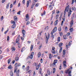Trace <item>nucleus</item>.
<instances>
[{"instance_id": "obj_28", "label": "nucleus", "mask_w": 76, "mask_h": 76, "mask_svg": "<svg viewBox=\"0 0 76 76\" xmlns=\"http://www.w3.org/2000/svg\"><path fill=\"white\" fill-rule=\"evenodd\" d=\"M59 17V15H56V19H57L58 18V17Z\"/></svg>"}, {"instance_id": "obj_1", "label": "nucleus", "mask_w": 76, "mask_h": 76, "mask_svg": "<svg viewBox=\"0 0 76 76\" xmlns=\"http://www.w3.org/2000/svg\"><path fill=\"white\" fill-rule=\"evenodd\" d=\"M69 5H68V6L65 8L64 13V15L65 16L66 15V12H67L69 10Z\"/></svg>"}, {"instance_id": "obj_64", "label": "nucleus", "mask_w": 76, "mask_h": 76, "mask_svg": "<svg viewBox=\"0 0 76 76\" xmlns=\"http://www.w3.org/2000/svg\"><path fill=\"white\" fill-rule=\"evenodd\" d=\"M19 70H18V71H17V72L16 74H19Z\"/></svg>"}, {"instance_id": "obj_13", "label": "nucleus", "mask_w": 76, "mask_h": 76, "mask_svg": "<svg viewBox=\"0 0 76 76\" xmlns=\"http://www.w3.org/2000/svg\"><path fill=\"white\" fill-rule=\"evenodd\" d=\"M8 69H13V68L12 67L11 65H10L8 67Z\"/></svg>"}, {"instance_id": "obj_38", "label": "nucleus", "mask_w": 76, "mask_h": 76, "mask_svg": "<svg viewBox=\"0 0 76 76\" xmlns=\"http://www.w3.org/2000/svg\"><path fill=\"white\" fill-rule=\"evenodd\" d=\"M75 16V14H73L72 17L71 18V19H73V18H74V16Z\"/></svg>"}, {"instance_id": "obj_37", "label": "nucleus", "mask_w": 76, "mask_h": 76, "mask_svg": "<svg viewBox=\"0 0 76 76\" xmlns=\"http://www.w3.org/2000/svg\"><path fill=\"white\" fill-rule=\"evenodd\" d=\"M49 58L51 59V58H52V55H51V54H49Z\"/></svg>"}, {"instance_id": "obj_27", "label": "nucleus", "mask_w": 76, "mask_h": 76, "mask_svg": "<svg viewBox=\"0 0 76 76\" xmlns=\"http://www.w3.org/2000/svg\"><path fill=\"white\" fill-rule=\"evenodd\" d=\"M47 73H48V75L50 76V74L51 73H50V71H49V70H48L47 71Z\"/></svg>"}, {"instance_id": "obj_55", "label": "nucleus", "mask_w": 76, "mask_h": 76, "mask_svg": "<svg viewBox=\"0 0 76 76\" xmlns=\"http://www.w3.org/2000/svg\"><path fill=\"white\" fill-rule=\"evenodd\" d=\"M26 18H28L29 17V15L28 14H27L26 16Z\"/></svg>"}, {"instance_id": "obj_9", "label": "nucleus", "mask_w": 76, "mask_h": 76, "mask_svg": "<svg viewBox=\"0 0 76 76\" xmlns=\"http://www.w3.org/2000/svg\"><path fill=\"white\" fill-rule=\"evenodd\" d=\"M19 38H20V35H19L16 40V42L17 43H18V42H19Z\"/></svg>"}, {"instance_id": "obj_8", "label": "nucleus", "mask_w": 76, "mask_h": 76, "mask_svg": "<svg viewBox=\"0 0 76 76\" xmlns=\"http://www.w3.org/2000/svg\"><path fill=\"white\" fill-rule=\"evenodd\" d=\"M31 0H29L27 2V7H28L29 6V3H31Z\"/></svg>"}, {"instance_id": "obj_17", "label": "nucleus", "mask_w": 76, "mask_h": 76, "mask_svg": "<svg viewBox=\"0 0 76 76\" xmlns=\"http://www.w3.org/2000/svg\"><path fill=\"white\" fill-rule=\"evenodd\" d=\"M74 2L76 3V0H72V4H73L74 3Z\"/></svg>"}, {"instance_id": "obj_26", "label": "nucleus", "mask_w": 76, "mask_h": 76, "mask_svg": "<svg viewBox=\"0 0 76 76\" xmlns=\"http://www.w3.org/2000/svg\"><path fill=\"white\" fill-rule=\"evenodd\" d=\"M63 45V43H60L59 44V47H61V46Z\"/></svg>"}, {"instance_id": "obj_49", "label": "nucleus", "mask_w": 76, "mask_h": 76, "mask_svg": "<svg viewBox=\"0 0 76 76\" xmlns=\"http://www.w3.org/2000/svg\"><path fill=\"white\" fill-rule=\"evenodd\" d=\"M25 68V66L24 65L22 67V69H24Z\"/></svg>"}, {"instance_id": "obj_44", "label": "nucleus", "mask_w": 76, "mask_h": 76, "mask_svg": "<svg viewBox=\"0 0 76 76\" xmlns=\"http://www.w3.org/2000/svg\"><path fill=\"white\" fill-rule=\"evenodd\" d=\"M18 60H19V58L18 57H16L15 58L16 61H18Z\"/></svg>"}, {"instance_id": "obj_16", "label": "nucleus", "mask_w": 76, "mask_h": 76, "mask_svg": "<svg viewBox=\"0 0 76 76\" xmlns=\"http://www.w3.org/2000/svg\"><path fill=\"white\" fill-rule=\"evenodd\" d=\"M21 47V44L20 43H18V47L19 48H20Z\"/></svg>"}, {"instance_id": "obj_56", "label": "nucleus", "mask_w": 76, "mask_h": 76, "mask_svg": "<svg viewBox=\"0 0 76 76\" xmlns=\"http://www.w3.org/2000/svg\"><path fill=\"white\" fill-rule=\"evenodd\" d=\"M64 23L63 21H62L61 23V26H63V23Z\"/></svg>"}, {"instance_id": "obj_20", "label": "nucleus", "mask_w": 76, "mask_h": 76, "mask_svg": "<svg viewBox=\"0 0 76 76\" xmlns=\"http://www.w3.org/2000/svg\"><path fill=\"white\" fill-rule=\"evenodd\" d=\"M69 30L70 32H73V28H70Z\"/></svg>"}, {"instance_id": "obj_48", "label": "nucleus", "mask_w": 76, "mask_h": 76, "mask_svg": "<svg viewBox=\"0 0 76 76\" xmlns=\"http://www.w3.org/2000/svg\"><path fill=\"white\" fill-rule=\"evenodd\" d=\"M68 28L67 27H66L65 28V31H67Z\"/></svg>"}, {"instance_id": "obj_25", "label": "nucleus", "mask_w": 76, "mask_h": 76, "mask_svg": "<svg viewBox=\"0 0 76 76\" xmlns=\"http://www.w3.org/2000/svg\"><path fill=\"white\" fill-rule=\"evenodd\" d=\"M55 72H56V68H54L53 69V73H55Z\"/></svg>"}, {"instance_id": "obj_23", "label": "nucleus", "mask_w": 76, "mask_h": 76, "mask_svg": "<svg viewBox=\"0 0 76 76\" xmlns=\"http://www.w3.org/2000/svg\"><path fill=\"white\" fill-rule=\"evenodd\" d=\"M73 20H72L70 22V25H71L72 26V25H73Z\"/></svg>"}, {"instance_id": "obj_36", "label": "nucleus", "mask_w": 76, "mask_h": 76, "mask_svg": "<svg viewBox=\"0 0 76 76\" xmlns=\"http://www.w3.org/2000/svg\"><path fill=\"white\" fill-rule=\"evenodd\" d=\"M31 51H32V49H33V45H31Z\"/></svg>"}, {"instance_id": "obj_41", "label": "nucleus", "mask_w": 76, "mask_h": 76, "mask_svg": "<svg viewBox=\"0 0 76 76\" xmlns=\"http://www.w3.org/2000/svg\"><path fill=\"white\" fill-rule=\"evenodd\" d=\"M36 69L37 70H38L39 69V66H37L36 67Z\"/></svg>"}, {"instance_id": "obj_4", "label": "nucleus", "mask_w": 76, "mask_h": 76, "mask_svg": "<svg viewBox=\"0 0 76 76\" xmlns=\"http://www.w3.org/2000/svg\"><path fill=\"white\" fill-rule=\"evenodd\" d=\"M34 53L32 52L31 53L30 56H28V57L30 58H31V59H32V58H33V56H34Z\"/></svg>"}, {"instance_id": "obj_39", "label": "nucleus", "mask_w": 76, "mask_h": 76, "mask_svg": "<svg viewBox=\"0 0 76 76\" xmlns=\"http://www.w3.org/2000/svg\"><path fill=\"white\" fill-rule=\"evenodd\" d=\"M72 9L73 10H76V8H75V7H72Z\"/></svg>"}, {"instance_id": "obj_45", "label": "nucleus", "mask_w": 76, "mask_h": 76, "mask_svg": "<svg viewBox=\"0 0 76 76\" xmlns=\"http://www.w3.org/2000/svg\"><path fill=\"white\" fill-rule=\"evenodd\" d=\"M9 31V30L8 29L6 31H5L4 32V34H7V32Z\"/></svg>"}, {"instance_id": "obj_60", "label": "nucleus", "mask_w": 76, "mask_h": 76, "mask_svg": "<svg viewBox=\"0 0 76 76\" xmlns=\"http://www.w3.org/2000/svg\"><path fill=\"white\" fill-rule=\"evenodd\" d=\"M5 1H6V0H2V3H4V2H5Z\"/></svg>"}, {"instance_id": "obj_58", "label": "nucleus", "mask_w": 76, "mask_h": 76, "mask_svg": "<svg viewBox=\"0 0 76 76\" xmlns=\"http://www.w3.org/2000/svg\"><path fill=\"white\" fill-rule=\"evenodd\" d=\"M7 52H9V48H8L7 50Z\"/></svg>"}, {"instance_id": "obj_52", "label": "nucleus", "mask_w": 76, "mask_h": 76, "mask_svg": "<svg viewBox=\"0 0 76 76\" xmlns=\"http://www.w3.org/2000/svg\"><path fill=\"white\" fill-rule=\"evenodd\" d=\"M62 20L64 21H64L65 20V15H64V18H62Z\"/></svg>"}, {"instance_id": "obj_33", "label": "nucleus", "mask_w": 76, "mask_h": 76, "mask_svg": "<svg viewBox=\"0 0 76 76\" xmlns=\"http://www.w3.org/2000/svg\"><path fill=\"white\" fill-rule=\"evenodd\" d=\"M57 41L58 42H60V37H58L57 39Z\"/></svg>"}, {"instance_id": "obj_3", "label": "nucleus", "mask_w": 76, "mask_h": 76, "mask_svg": "<svg viewBox=\"0 0 76 76\" xmlns=\"http://www.w3.org/2000/svg\"><path fill=\"white\" fill-rule=\"evenodd\" d=\"M57 60H55L53 61V63L52 66L53 67H56V63H57Z\"/></svg>"}, {"instance_id": "obj_14", "label": "nucleus", "mask_w": 76, "mask_h": 76, "mask_svg": "<svg viewBox=\"0 0 76 76\" xmlns=\"http://www.w3.org/2000/svg\"><path fill=\"white\" fill-rule=\"evenodd\" d=\"M15 27H16V24L15 23L13 24L12 25V28H15Z\"/></svg>"}, {"instance_id": "obj_57", "label": "nucleus", "mask_w": 76, "mask_h": 76, "mask_svg": "<svg viewBox=\"0 0 76 76\" xmlns=\"http://www.w3.org/2000/svg\"><path fill=\"white\" fill-rule=\"evenodd\" d=\"M41 70H42V69H41V68H40L39 70V73H41Z\"/></svg>"}, {"instance_id": "obj_15", "label": "nucleus", "mask_w": 76, "mask_h": 76, "mask_svg": "<svg viewBox=\"0 0 76 76\" xmlns=\"http://www.w3.org/2000/svg\"><path fill=\"white\" fill-rule=\"evenodd\" d=\"M53 32H51V37L52 38H54V36L53 35Z\"/></svg>"}, {"instance_id": "obj_7", "label": "nucleus", "mask_w": 76, "mask_h": 76, "mask_svg": "<svg viewBox=\"0 0 76 76\" xmlns=\"http://www.w3.org/2000/svg\"><path fill=\"white\" fill-rule=\"evenodd\" d=\"M22 32L23 33V37L25 38V34L26 33V32H25V31L24 30H22Z\"/></svg>"}, {"instance_id": "obj_19", "label": "nucleus", "mask_w": 76, "mask_h": 76, "mask_svg": "<svg viewBox=\"0 0 76 76\" xmlns=\"http://www.w3.org/2000/svg\"><path fill=\"white\" fill-rule=\"evenodd\" d=\"M37 55H38V58L40 57L41 56V53L39 52L37 54Z\"/></svg>"}, {"instance_id": "obj_35", "label": "nucleus", "mask_w": 76, "mask_h": 76, "mask_svg": "<svg viewBox=\"0 0 76 76\" xmlns=\"http://www.w3.org/2000/svg\"><path fill=\"white\" fill-rule=\"evenodd\" d=\"M42 47V44L40 45L39 46V49L40 50L41 48V47Z\"/></svg>"}, {"instance_id": "obj_46", "label": "nucleus", "mask_w": 76, "mask_h": 76, "mask_svg": "<svg viewBox=\"0 0 76 76\" xmlns=\"http://www.w3.org/2000/svg\"><path fill=\"white\" fill-rule=\"evenodd\" d=\"M61 51H62V48H61L59 50V53H61Z\"/></svg>"}, {"instance_id": "obj_59", "label": "nucleus", "mask_w": 76, "mask_h": 76, "mask_svg": "<svg viewBox=\"0 0 76 76\" xmlns=\"http://www.w3.org/2000/svg\"><path fill=\"white\" fill-rule=\"evenodd\" d=\"M15 31L13 32L12 34V35H15Z\"/></svg>"}, {"instance_id": "obj_24", "label": "nucleus", "mask_w": 76, "mask_h": 76, "mask_svg": "<svg viewBox=\"0 0 76 76\" xmlns=\"http://www.w3.org/2000/svg\"><path fill=\"white\" fill-rule=\"evenodd\" d=\"M9 7V3H8L7 5L6 9H8Z\"/></svg>"}, {"instance_id": "obj_61", "label": "nucleus", "mask_w": 76, "mask_h": 76, "mask_svg": "<svg viewBox=\"0 0 76 76\" xmlns=\"http://www.w3.org/2000/svg\"><path fill=\"white\" fill-rule=\"evenodd\" d=\"M57 23H57V22H55V24H54L55 26H56V25H57Z\"/></svg>"}, {"instance_id": "obj_63", "label": "nucleus", "mask_w": 76, "mask_h": 76, "mask_svg": "<svg viewBox=\"0 0 76 76\" xmlns=\"http://www.w3.org/2000/svg\"><path fill=\"white\" fill-rule=\"evenodd\" d=\"M38 5H39V3L36 4L35 5L36 7H38Z\"/></svg>"}, {"instance_id": "obj_12", "label": "nucleus", "mask_w": 76, "mask_h": 76, "mask_svg": "<svg viewBox=\"0 0 76 76\" xmlns=\"http://www.w3.org/2000/svg\"><path fill=\"white\" fill-rule=\"evenodd\" d=\"M11 50L12 51H15L16 50V49L14 47H12L11 48Z\"/></svg>"}, {"instance_id": "obj_11", "label": "nucleus", "mask_w": 76, "mask_h": 76, "mask_svg": "<svg viewBox=\"0 0 76 76\" xmlns=\"http://www.w3.org/2000/svg\"><path fill=\"white\" fill-rule=\"evenodd\" d=\"M14 19L15 21H17V20H18V18H17V17H16V16H15L14 17Z\"/></svg>"}, {"instance_id": "obj_51", "label": "nucleus", "mask_w": 76, "mask_h": 76, "mask_svg": "<svg viewBox=\"0 0 76 76\" xmlns=\"http://www.w3.org/2000/svg\"><path fill=\"white\" fill-rule=\"evenodd\" d=\"M31 72H32V71L31 70H30L28 71V72L29 73V74H30Z\"/></svg>"}, {"instance_id": "obj_5", "label": "nucleus", "mask_w": 76, "mask_h": 76, "mask_svg": "<svg viewBox=\"0 0 76 76\" xmlns=\"http://www.w3.org/2000/svg\"><path fill=\"white\" fill-rule=\"evenodd\" d=\"M50 38V34L49 33L48 34V37L47 36H46V44H47L48 43V39H49Z\"/></svg>"}, {"instance_id": "obj_32", "label": "nucleus", "mask_w": 76, "mask_h": 76, "mask_svg": "<svg viewBox=\"0 0 76 76\" xmlns=\"http://www.w3.org/2000/svg\"><path fill=\"white\" fill-rule=\"evenodd\" d=\"M25 50V48L24 47H23L22 48V50H21V52L22 53L23 52V51H24Z\"/></svg>"}, {"instance_id": "obj_34", "label": "nucleus", "mask_w": 76, "mask_h": 76, "mask_svg": "<svg viewBox=\"0 0 76 76\" xmlns=\"http://www.w3.org/2000/svg\"><path fill=\"white\" fill-rule=\"evenodd\" d=\"M72 41H70L69 42V46H70V45H71V44H72Z\"/></svg>"}, {"instance_id": "obj_53", "label": "nucleus", "mask_w": 76, "mask_h": 76, "mask_svg": "<svg viewBox=\"0 0 76 76\" xmlns=\"http://www.w3.org/2000/svg\"><path fill=\"white\" fill-rule=\"evenodd\" d=\"M59 34L60 36H62V35H63V33H62V32H60L59 33Z\"/></svg>"}, {"instance_id": "obj_40", "label": "nucleus", "mask_w": 76, "mask_h": 76, "mask_svg": "<svg viewBox=\"0 0 76 76\" xmlns=\"http://www.w3.org/2000/svg\"><path fill=\"white\" fill-rule=\"evenodd\" d=\"M58 30L59 31H61V27H60L59 28H58Z\"/></svg>"}, {"instance_id": "obj_29", "label": "nucleus", "mask_w": 76, "mask_h": 76, "mask_svg": "<svg viewBox=\"0 0 76 76\" xmlns=\"http://www.w3.org/2000/svg\"><path fill=\"white\" fill-rule=\"evenodd\" d=\"M45 15V11H44V12H43V13H42L41 14V15L42 16L43 15Z\"/></svg>"}, {"instance_id": "obj_50", "label": "nucleus", "mask_w": 76, "mask_h": 76, "mask_svg": "<svg viewBox=\"0 0 76 76\" xmlns=\"http://www.w3.org/2000/svg\"><path fill=\"white\" fill-rule=\"evenodd\" d=\"M55 13V10H53L52 11V15H53V14H54V13Z\"/></svg>"}, {"instance_id": "obj_22", "label": "nucleus", "mask_w": 76, "mask_h": 76, "mask_svg": "<svg viewBox=\"0 0 76 76\" xmlns=\"http://www.w3.org/2000/svg\"><path fill=\"white\" fill-rule=\"evenodd\" d=\"M10 76H12L13 75V73L12 72V71H11L10 72Z\"/></svg>"}, {"instance_id": "obj_54", "label": "nucleus", "mask_w": 76, "mask_h": 76, "mask_svg": "<svg viewBox=\"0 0 76 76\" xmlns=\"http://www.w3.org/2000/svg\"><path fill=\"white\" fill-rule=\"evenodd\" d=\"M29 66H28L26 68L27 70H29Z\"/></svg>"}, {"instance_id": "obj_43", "label": "nucleus", "mask_w": 76, "mask_h": 76, "mask_svg": "<svg viewBox=\"0 0 76 76\" xmlns=\"http://www.w3.org/2000/svg\"><path fill=\"white\" fill-rule=\"evenodd\" d=\"M64 39H67V37L66 36H64Z\"/></svg>"}, {"instance_id": "obj_10", "label": "nucleus", "mask_w": 76, "mask_h": 76, "mask_svg": "<svg viewBox=\"0 0 76 76\" xmlns=\"http://www.w3.org/2000/svg\"><path fill=\"white\" fill-rule=\"evenodd\" d=\"M66 61H64L63 62V64L64 66V67H66Z\"/></svg>"}, {"instance_id": "obj_47", "label": "nucleus", "mask_w": 76, "mask_h": 76, "mask_svg": "<svg viewBox=\"0 0 76 76\" xmlns=\"http://www.w3.org/2000/svg\"><path fill=\"white\" fill-rule=\"evenodd\" d=\"M52 53H53V54H55V50H52Z\"/></svg>"}, {"instance_id": "obj_30", "label": "nucleus", "mask_w": 76, "mask_h": 76, "mask_svg": "<svg viewBox=\"0 0 76 76\" xmlns=\"http://www.w3.org/2000/svg\"><path fill=\"white\" fill-rule=\"evenodd\" d=\"M63 55H65L66 54V50H64L63 51Z\"/></svg>"}, {"instance_id": "obj_18", "label": "nucleus", "mask_w": 76, "mask_h": 76, "mask_svg": "<svg viewBox=\"0 0 76 76\" xmlns=\"http://www.w3.org/2000/svg\"><path fill=\"white\" fill-rule=\"evenodd\" d=\"M63 15V13L61 12L60 14V17H59L60 20H61V18L62 17V15Z\"/></svg>"}, {"instance_id": "obj_62", "label": "nucleus", "mask_w": 76, "mask_h": 76, "mask_svg": "<svg viewBox=\"0 0 76 76\" xmlns=\"http://www.w3.org/2000/svg\"><path fill=\"white\" fill-rule=\"evenodd\" d=\"M23 4H25V0H23Z\"/></svg>"}, {"instance_id": "obj_2", "label": "nucleus", "mask_w": 76, "mask_h": 76, "mask_svg": "<svg viewBox=\"0 0 76 76\" xmlns=\"http://www.w3.org/2000/svg\"><path fill=\"white\" fill-rule=\"evenodd\" d=\"M72 14V10H71V8H70L69 10V12L68 13V18H70V17Z\"/></svg>"}, {"instance_id": "obj_31", "label": "nucleus", "mask_w": 76, "mask_h": 76, "mask_svg": "<svg viewBox=\"0 0 76 76\" xmlns=\"http://www.w3.org/2000/svg\"><path fill=\"white\" fill-rule=\"evenodd\" d=\"M11 60V59L10 58L8 59V64H10V61Z\"/></svg>"}, {"instance_id": "obj_6", "label": "nucleus", "mask_w": 76, "mask_h": 76, "mask_svg": "<svg viewBox=\"0 0 76 76\" xmlns=\"http://www.w3.org/2000/svg\"><path fill=\"white\" fill-rule=\"evenodd\" d=\"M57 31V27H55L53 29V30H52L51 32L53 33H54Z\"/></svg>"}, {"instance_id": "obj_42", "label": "nucleus", "mask_w": 76, "mask_h": 76, "mask_svg": "<svg viewBox=\"0 0 76 76\" xmlns=\"http://www.w3.org/2000/svg\"><path fill=\"white\" fill-rule=\"evenodd\" d=\"M29 23H30V22L29 21H28L27 23H26V25H29Z\"/></svg>"}, {"instance_id": "obj_21", "label": "nucleus", "mask_w": 76, "mask_h": 76, "mask_svg": "<svg viewBox=\"0 0 76 76\" xmlns=\"http://www.w3.org/2000/svg\"><path fill=\"white\" fill-rule=\"evenodd\" d=\"M35 3H34V4L31 5V9H33V8H34V6H35Z\"/></svg>"}]
</instances>
